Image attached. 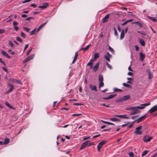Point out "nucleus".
<instances>
[{
  "label": "nucleus",
  "mask_w": 157,
  "mask_h": 157,
  "mask_svg": "<svg viewBox=\"0 0 157 157\" xmlns=\"http://www.w3.org/2000/svg\"><path fill=\"white\" fill-rule=\"evenodd\" d=\"M150 104V102H148L146 103L141 104L140 105L142 106H133V109L132 110V112L131 113L130 115H133L140 113V111L138 109H143L145 108V106H148Z\"/></svg>",
  "instance_id": "f257e3e1"
},
{
  "label": "nucleus",
  "mask_w": 157,
  "mask_h": 157,
  "mask_svg": "<svg viewBox=\"0 0 157 157\" xmlns=\"http://www.w3.org/2000/svg\"><path fill=\"white\" fill-rule=\"evenodd\" d=\"M107 141L106 140H104L99 143L97 146V147L98 152H100V150L103 146L106 144Z\"/></svg>",
  "instance_id": "f03ea898"
},
{
  "label": "nucleus",
  "mask_w": 157,
  "mask_h": 157,
  "mask_svg": "<svg viewBox=\"0 0 157 157\" xmlns=\"http://www.w3.org/2000/svg\"><path fill=\"white\" fill-rule=\"evenodd\" d=\"M142 126H140L137 127L136 129V131L134 132V134L138 135H140L142 134V132L140 130L142 129Z\"/></svg>",
  "instance_id": "7ed1b4c3"
},
{
  "label": "nucleus",
  "mask_w": 157,
  "mask_h": 157,
  "mask_svg": "<svg viewBox=\"0 0 157 157\" xmlns=\"http://www.w3.org/2000/svg\"><path fill=\"white\" fill-rule=\"evenodd\" d=\"M157 111V105L151 107L148 111V113H152Z\"/></svg>",
  "instance_id": "20e7f679"
},
{
  "label": "nucleus",
  "mask_w": 157,
  "mask_h": 157,
  "mask_svg": "<svg viewBox=\"0 0 157 157\" xmlns=\"http://www.w3.org/2000/svg\"><path fill=\"white\" fill-rule=\"evenodd\" d=\"M152 139V138L151 137H150L148 136H144L143 138V141L145 142H149Z\"/></svg>",
  "instance_id": "39448f33"
},
{
  "label": "nucleus",
  "mask_w": 157,
  "mask_h": 157,
  "mask_svg": "<svg viewBox=\"0 0 157 157\" xmlns=\"http://www.w3.org/2000/svg\"><path fill=\"white\" fill-rule=\"evenodd\" d=\"M8 86L11 87V88L8 90L6 93V94H8L11 92L14 88V85L10 83H8Z\"/></svg>",
  "instance_id": "423d86ee"
},
{
  "label": "nucleus",
  "mask_w": 157,
  "mask_h": 157,
  "mask_svg": "<svg viewBox=\"0 0 157 157\" xmlns=\"http://www.w3.org/2000/svg\"><path fill=\"white\" fill-rule=\"evenodd\" d=\"M146 118V116L145 115H144L141 117H140V118H139L138 119L135 120L134 121H133L134 122H136L137 123H139L141 121H143V120H144L145 118Z\"/></svg>",
  "instance_id": "0eeeda50"
},
{
  "label": "nucleus",
  "mask_w": 157,
  "mask_h": 157,
  "mask_svg": "<svg viewBox=\"0 0 157 157\" xmlns=\"http://www.w3.org/2000/svg\"><path fill=\"white\" fill-rule=\"evenodd\" d=\"M89 142V140H87L83 143L82 144L80 148V150H82L84 149L86 147V146L88 144V143Z\"/></svg>",
  "instance_id": "6e6552de"
},
{
  "label": "nucleus",
  "mask_w": 157,
  "mask_h": 157,
  "mask_svg": "<svg viewBox=\"0 0 157 157\" xmlns=\"http://www.w3.org/2000/svg\"><path fill=\"white\" fill-rule=\"evenodd\" d=\"M127 116L126 114L125 115H114V117H118L122 118H124V119H129V118L128 117H126V116Z\"/></svg>",
  "instance_id": "1a4fd4ad"
},
{
  "label": "nucleus",
  "mask_w": 157,
  "mask_h": 157,
  "mask_svg": "<svg viewBox=\"0 0 157 157\" xmlns=\"http://www.w3.org/2000/svg\"><path fill=\"white\" fill-rule=\"evenodd\" d=\"M1 52L2 54L5 57H6L10 59L11 57L10 56H9L8 54H7L6 52L4 50H1Z\"/></svg>",
  "instance_id": "9d476101"
},
{
  "label": "nucleus",
  "mask_w": 157,
  "mask_h": 157,
  "mask_svg": "<svg viewBox=\"0 0 157 157\" xmlns=\"http://www.w3.org/2000/svg\"><path fill=\"white\" fill-rule=\"evenodd\" d=\"M109 14H108L106 16H105L102 20V21L103 23L106 22L109 18Z\"/></svg>",
  "instance_id": "9b49d317"
},
{
  "label": "nucleus",
  "mask_w": 157,
  "mask_h": 157,
  "mask_svg": "<svg viewBox=\"0 0 157 157\" xmlns=\"http://www.w3.org/2000/svg\"><path fill=\"white\" fill-rule=\"evenodd\" d=\"M140 60L141 61H143L145 58V55L143 54L142 52H140Z\"/></svg>",
  "instance_id": "f8f14e48"
},
{
  "label": "nucleus",
  "mask_w": 157,
  "mask_h": 157,
  "mask_svg": "<svg viewBox=\"0 0 157 157\" xmlns=\"http://www.w3.org/2000/svg\"><path fill=\"white\" fill-rule=\"evenodd\" d=\"M99 63H97L94 66V68L93 69V71L94 72H96L97 70L98 69L99 67Z\"/></svg>",
  "instance_id": "ddd939ff"
},
{
  "label": "nucleus",
  "mask_w": 157,
  "mask_h": 157,
  "mask_svg": "<svg viewBox=\"0 0 157 157\" xmlns=\"http://www.w3.org/2000/svg\"><path fill=\"white\" fill-rule=\"evenodd\" d=\"M90 88L92 90H94L95 92H97V87L95 86H94L93 85L90 84Z\"/></svg>",
  "instance_id": "4468645a"
},
{
  "label": "nucleus",
  "mask_w": 157,
  "mask_h": 157,
  "mask_svg": "<svg viewBox=\"0 0 157 157\" xmlns=\"http://www.w3.org/2000/svg\"><path fill=\"white\" fill-rule=\"evenodd\" d=\"M48 3H44L43 4L42 6H38V8H41L42 9H44L45 8L47 7V6H48Z\"/></svg>",
  "instance_id": "2eb2a0df"
},
{
  "label": "nucleus",
  "mask_w": 157,
  "mask_h": 157,
  "mask_svg": "<svg viewBox=\"0 0 157 157\" xmlns=\"http://www.w3.org/2000/svg\"><path fill=\"white\" fill-rule=\"evenodd\" d=\"M78 52H77L75 53L74 59L73 60V61L72 63H74L76 61V59H77L78 57Z\"/></svg>",
  "instance_id": "dca6fc26"
},
{
  "label": "nucleus",
  "mask_w": 157,
  "mask_h": 157,
  "mask_svg": "<svg viewBox=\"0 0 157 157\" xmlns=\"http://www.w3.org/2000/svg\"><path fill=\"white\" fill-rule=\"evenodd\" d=\"M10 81L13 82H15L19 84H21L22 83L20 81L17 80L16 79L14 78H10Z\"/></svg>",
  "instance_id": "f3484780"
},
{
  "label": "nucleus",
  "mask_w": 157,
  "mask_h": 157,
  "mask_svg": "<svg viewBox=\"0 0 157 157\" xmlns=\"http://www.w3.org/2000/svg\"><path fill=\"white\" fill-rule=\"evenodd\" d=\"M116 95V94H115V95H113V94L110 95H109L108 97H104V98H103L104 99H106V100L109 99H110L113 98V97H114Z\"/></svg>",
  "instance_id": "a211bd4d"
},
{
  "label": "nucleus",
  "mask_w": 157,
  "mask_h": 157,
  "mask_svg": "<svg viewBox=\"0 0 157 157\" xmlns=\"http://www.w3.org/2000/svg\"><path fill=\"white\" fill-rule=\"evenodd\" d=\"M47 22L48 21H46L44 23L41 24L38 28L37 30V32L39 31L47 23Z\"/></svg>",
  "instance_id": "6ab92c4d"
},
{
  "label": "nucleus",
  "mask_w": 157,
  "mask_h": 157,
  "mask_svg": "<svg viewBox=\"0 0 157 157\" xmlns=\"http://www.w3.org/2000/svg\"><path fill=\"white\" fill-rule=\"evenodd\" d=\"M131 98V96L129 95H127L124 96L123 97V101H126L128 100Z\"/></svg>",
  "instance_id": "aec40b11"
},
{
  "label": "nucleus",
  "mask_w": 157,
  "mask_h": 157,
  "mask_svg": "<svg viewBox=\"0 0 157 157\" xmlns=\"http://www.w3.org/2000/svg\"><path fill=\"white\" fill-rule=\"evenodd\" d=\"M124 29H122L121 31V35L120 36V39L121 40L124 37Z\"/></svg>",
  "instance_id": "412c9836"
},
{
  "label": "nucleus",
  "mask_w": 157,
  "mask_h": 157,
  "mask_svg": "<svg viewBox=\"0 0 157 157\" xmlns=\"http://www.w3.org/2000/svg\"><path fill=\"white\" fill-rule=\"evenodd\" d=\"M90 46H91V44H90L85 48H81L80 49V50H83L85 51H87L89 49V48L90 47Z\"/></svg>",
  "instance_id": "4be33fe9"
},
{
  "label": "nucleus",
  "mask_w": 157,
  "mask_h": 157,
  "mask_svg": "<svg viewBox=\"0 0 157 157\" xmlns=\"http://www.w3.org/2000/svg\"><path fill=\"white\" fill-rule=\"evenodd\" d=\"M133 20V19H130L129 20H128L125 21L123 23H122L121 24V25L122 26H124L127 24V23L128 22H130L132 21Z\"/></svg>",
  "instance_id": "5701e85b"
},
{
  "label": "nucleus",
  "mask_w": 157,
  "mask_h": 157,
  "mask_svg": "<svg viewBox=\"0 0 157 157\" xmlns=\"http://www.w3.org/2000/svg\"><path fill=\"white\" fill-rule=\"evenodd\" d=\"M139 42L141 44L142 46H144L145 45V43L144 41L142 39H140L139 40Z\"/></svg>",
  "instance_id": "b1692460"
},
{
  "label": "nucleus",
  "mask_w": 157,
  "mask_h": 157,
  "mask_svg": "<svg viewBox=\"0 0 157 157\" xmlns=\"http://www.w3.org/2000/svg\"><path fill=\"white\" fill-rule=\"evenodd\" d=\"M99 54L98 53H95L94 55L93 60H94V61H95L96 59H97V58H99Z\"/></svg>",
  "instance_id": "393cba45"
},
{
  "label": "nucleus",
  "mask_w": 157,
  "mask_h": 157,
  "mask_svg": "<svg viewBox=\"0 0 157 157\" xmlns=\"http://www.w3.org/2000/svg\"><path fill=\"white\" fill-rule=\"evenodd\" d=\"M110 120L112 121H116L120 122V120L118 118H110Z\"/></svg>",
  "instance_id": "a878e982"
},
{
  "label": "nucleus",
  "mask_w": 157,
  "mask_h": 157,
  "mask_svg": "<svg viewBox=\"0 0 157 157\" xmlns=\"http://www.w3.org/2000/svg\"><path fill=\"white\" fill-rule=\"evenodd\" d=\"M148 18L149 19H150V20H151V21H154V22H156V21H157V20L156 18H155L151 17L149 16H148Z\"/></svg>",
  "instance_id": "bb28decb"
},
{
  "label": "nucleus",
  "mask_w": 157,
  "mask_h": 157,
  "mask_svg": "<svg viewBox=\"0 0 157 157\" xmlns=\"http://www.w3.org/2000/svg\"><path fill=\"white\" fill-rule=\"evenodd\" d=\"M10 142V140L9 138H7L4 141V144H6L9 143Z\"/></svg>",
  "instance_id": "cd10ccee"
},
{
  "label": "nucleus",
  "mask_w": 157,
  "mask_h": 157,
  "mask_svg": "<svg viewBox=\"0 0 157 157\" xmlns=\"http://www.w3.org/2000/svg\"><path fill=\"white\" fill-rule=\"evenodd\" d=\"M94 61V60H93V59L90 60V62H88L87 64V66H90L92 65L93 64V62Z\"/></svg>",
  "instance_id": "c85d7f7f"
},
{
  "label": "nucleus",
  "mask_w": 157,
  "mask_h": 157,
  "mask_svg": "<svg viewBox=\"0 0 157 157\" xmlns=\"http://www.w3.org/2000/svg\"><path fill=\"white\" fill-rule=\"evenodd\" d=\"M103 78L102 75H100L99 76V82L103 81Z\"/></svg>",
  "instance_id": "c756f323"
},
{
  "label": "nucleus",
  "mask_w": 157,
  "mask_h": 157,
  "mask_svg": "<svg viewBox=\"0 0 157 157\" xmlns=\"http://www.w3.org/2000/svg\"><path fill=\"white\" fill-rule=\"evenodd\" d=\"M123 85L125 87H128L129 88H132V86L131 85H130L129 84H127L125 83H123Z\"/></svg>",
  "instance_id": "7c9ffc66"
},
{
  "label": "nucleus",
  "mask_w": 157,
  "mask_h": 157,
  "mask_svg": "<svg viewBox=\"0 0 157 157\" xmlns=\"http://www.w3.org/2000/svg\"><path fill=\"white\" fill-rule=\"evenodd\" d=\"M123 101V98H120L118 99H117V100H116L115 102H121Z\"/></svg>",
  "instance_id": "2f4dec72"
},
{
  "label": "nucleus",
  "mask_w": 157,
  "mask_h": 157,
  "mask_svg": "<svg viewBox=\"0 0 157 157\" xmlns=\"http://www.w3.org/2000/svg\"><path fill=\"white\" fill-rule=\"evenodd\" d=\"M101 121L102 122H104V123H106V124H109L112 125H115V124L113 123H111V122H108V121H102V120H101Z\"/></svg>",
  "instance_id": "473e14b6"
},
{
  "label": "nucleus",
  "mask_w": 157,
  "mask_h": 157,
  "mask_svg": "<svg viewBox=\"0 0 157 157\" xmlns=\"http://www.w3.org/2000/svg\"><path fill=\"white\" fill-rule=\"evenodd\" d=\"M148 151L147 150H144L142 154V157H143L145 155L148 153Z\"/></svg>",
  "instance_id": "72a5a7b5"
},
{
  "label": "nucleus",
  "mask_w": 157,
  "mask_h": 157,
  "mask_svg": "<svg viewBox=\"0 0 157 157\" xmlns=\"http://www.w3.org/2000/svg\"><path fill=\"white\" fill-rule=\"evenodd\" d=\"M16 39L17 41L20 42H22V40L19 36H17L16 37Z\"/></svg>",
  "instance_id": "f704fd0d"
},
{
  "label": "nucleus",
  "mask_w": 157,
  "mask_h": 157,
  "mask_svg": "<svg viewBox=\"0 0 157 157\" xmlns=\"http://www.w3.org/2000/svg\"><path fill=\"white\" fill-rule=\"evenodd\" d=\"M5 104L10 109L12 108L13 107L11 106L8 102H6Z\"/></svg>",
  "instance_id": "c9c22d12"
},
{
  "label": "nucleus",
  "mask_w": 157,
  "mask_h": 157,
  "mask_svg": "<svg viewBox=\"0 0 157 157\" xmlns=\"http://www.w3.org/2000/svg\"><path fill=\"white\" fill-rule=\"evenodd\" d=\"M135 23L137 24V26L140 28L142 27V24L138 22H135Z\"/></svg>",
  "instance_id": "e433bc0d"
},
{
  "label": "nucleus",
  "mask_w": 157,
  "mask_h": 157,
  "mask_svg": "<svg viewBox=\"0 0 157 157\" xmlns=\"http://www.w3.org/2000/svg\"><path fill=\"white\" fill-rule=\"evenodd\" d=\"M104 84L103 82V81L100 82V83H99V88H100L101 87L103 86H104Z\"/></svg>",
  "instance_id": "4c0bfd02"
},
{
  "label": "nucleus",
  "mask_w": 157,
  "mask_h": 157,
  "mask_svg": "<svg viewBox=\"0 0 157 157\" xmlns=\"http://www.w3.org/2000/svg\"><path fill=\"white\" fill-rule=\"evenodd\" d=\"M106 63L107 67L109 68L110 69H111L112 68V67L110 65H109V64L107 62H106Z\"/></svg>",
  "instance_id": "58836bf2"
},
{
  "label": "nucleus",
  "mask_w": 157,
  "mask_h": 157,
  "mask_svg": "<svg viewBox=\"0 0 157 157\" xmlns=\"http://www.w3.org/2000/svg\"><path fill=\"white\" fill-rule=\"evenodd\" d=\"M34 56V55H30V56H28V58L30 60L33 59Z\"/></svg>",
  "instance_id": "ea45409f"
},
{
  "label": "nucleus",
  "mask_w": 157,
  "mask_h": 157,
  "mask_svg": "<svg viewBox=\"0 0 157 157\" xmlns=\"http://www.w3.org/2000/svg\"><path fill=\"white\" fill-rule=\"evenodd\" d=\"M105 58L109 62L110 61V59H109V57L107 55H105L104 56Z\"/></svg>",
  "instance_id": "a19ab883"
},
{
  "label": "nucleus",
  "mask_w": 157,
  "mask_h": 157,
  "mask_svg": "<svg viewBox=\"0 0 157 157\" xmlns=\"http://www.w3.org/2000/svg\"><path fill=\"white\" fill-rule=\"evenodd\" d=\"M108 48L109 50L111 52L113 53L114 52V51L113 49L111 47L109 46Z\"/></svg>",
  "instance_id": "79ce46f5"
},
{
  "label": "nucleus",
  "mask_w": 157,
  "mask_h": 157,
  "mask_svg": "<svg viewBox=\"0 0 157 157\" xmlns=\"http://www.w3.org/2000/svg\"><path fill=\"white\" fill-rule=\"evenodd\" d=\"M114 34H115V36H117L118 34V33L117 32L116 28H114Z\"/></svg>",
  "instance_id": "37998d69"
},
{
  "label": "nucleus",
  "mask_w": 157,
  "mask_h": 157,
  "mask_svg": "<svg viewBox=\"0 0 157 157\" xmlns=\"http://www.w3.org/2000/svg\"><path fill=\"white\" fill-rule=\"evenodd\" d=\"M36 29H35L30 32V35H33L36 32Z\"/></svg>",
  "instance_id": "c03bdc74"
},
{
  "label": "nucleus",
  "mask_w": 157,
  "mask_h": 157,
  "mask_svg": "<svg viewBox=\"0 0 157 157\" xmlns=\"http://www.w3.org/2000/svg\"><path fill=\"white\" fill-rule=\"evenodd\" d=\"M23 29L26 31L27 32H29L30 31V29L29 28L25 27H23Z\"/></svg>",
  "instance_id": "a18cd8bd"
},
{
  "label": "nucleus",
  "mask_w": 157,
  "mask_h": 157,
  "mask_svg": "<svg viewBox=\"0 0 157 157\" xmlns=\"http://www.w3.org/2000/svg\"><path fill=\"white\" fill-rule=\"evenodd\" d=\"M21 37H24V38H25L26 37L24 33L23 32H21Z\"/></svg>",
  "instance_id": "49530a36"
},
{
  "label": "nucleus",
  "mask_w": 157,
  "mask_h": 157,
  "mask_svg": "<svg viewBox=\"0 0 157 157\" xmlns=\"http://www.w3.org/2000/svg\"><path fill=\"white\" fill-rule=\"evenodd\" d=\"M114 91L115 92L121 91L122 90L120 89H117V88H114Z\"/></svg>",
  "instance_id": "de8ad7c7"
},
{
  "label": "nucleus",
  "mask_w": 157,
  "mask_h": 157,
  "mask_svg": "<svg viewBox=\"0 0 157 157\" xmlns=\"http://www.w3.org/2000/svg\"><path fill=\"white\" fill-rule=\"evenodd\" d=\"M128 154L131 157H133L134 156V154L132 152H129Z\"/></svg>",
  "instance_id": "09e8293b"
},
{
  "label": "nucleus",
  "mask_w": 157,
  "mask_h": 157,
  "mask_svg": "<svg viewBox=\"0 0 157 157\" xmlns=\"http://www.w3.org/2000/svg\"><path fill=\"white\" fill-rule=\"evenodd\" d=\"M29 59L27 57V58H26L25 59L24 61L23 62L25 63H26L28 62L29 61Z\"/></svg>",
  "instance_id": "8fccbe9b"
},
{
  "label": "nucleus",
  "mask_w": 157,
  "mask_h": 157,
  "mask_svg": "<svg viewBox=\"0 0 157 157\" xmlns=\"http://www.w3.org/2000/svg\"><path fill=\"white\" fill-rule=\"evenodd\" d=\"M90 138V136H87V137H84L83 138V139L84 140H86L87 139H89Z\"/></svg>",
  "instance_id": "3c124183"
},
{
  "label": "nucleus",
  "mask_w": 157,
  "mask_h": 157,
  "mask_svg": "<svg viewBox=\"0 0 157 157\" xmlns=\"http://www.w3.org/2000/svg\"><path fill=\"white\" fill-rule=\"evenodd\" d=\"M73 105H82V104L80 103H75Z\"/></svg>",
  "instance_id": "603ef678"
},
{
  "label": "nucleus",
  "mask_w": 157,
  "mask_h": 157,
  "mask_svg": "<svg viewBox=\"0 0 157 157\" xmlns=\"http://www.w3.org/2000/svg\"><path fill=\"white\" fill-rule=\"evenodd\" d=\"M81 115V114H74L72 115V117H75V116H78Z\"/></svg>",
  "instance_id": "864d4df0"
},
{
  "label": "nucleus",
  "mask_w": 157,
  "mask_h": 157,
  "mask_svg": "<svg viewBox=\"0 0 157 157\" xmlns=\"http://www.w3.org/2000/svg\"><path fill=\"white\" fill-rule=\"evenodd\" d=\"M33 17H29L28 18L25 19L26 21H30L31 19H33Z\"/></svg>",
  "instance_id": "5fc2aeb1"
},
{
  "label": "nucleus",
  "mask_w": 157,
  "mask_h": 157,
  "mask_svg": "<svg viewBox=\"0 0 157 157\" xmlns=\"http://www.w3.org/2000/svg\"><path fill=\"white\" fill-rule=\"evenodd\" d=\"M5 31L4 29H0V34L3 33Z\"/></svg>",
  "instance_id": "6e6d98bb"
},
{
  "label": "nucleus",
  "mask_w": 157,
  "mask_h": 157,
  "mask_svg": "<svg viewBox=\"0 0 157 157\" xmlns=\"http://www.w3.org/2000/svg\"><path fill=\"white\" fill-rule=\"evenodd\" d=\"M14 29L16 31H18L19 30V28L17 26H14L13 27Z\"/></svg>",
  "instance_id": "4d7b16f0"
},
{
  "label": "nucleus",
  "mask_w": 157,
  "mask_h": 157,
  "mask_svg": "<svg viewBox=\"0 0 157 157\" xmlns=\"http://www.w3.org/2000/svg\"><path fill=\"white\" fill-rule=\"evenodd\" d=\"M9 43L11 47H12L14 46V44L11 41H9Z\"/></svg>",
  "instance_id": "13d9d810"
},
{
  "label": "nucleus",
  "mask_w": 157,
  "mask_h": 157,
  "mask_svg": "<svg viewBox=\"0 0 157 157\" xmlns=\"http://www.w3.org/2000/svg\"><path fill=\"white\" fill-rule=\"evenodd\" d=\"M110 129V128H109L108 129H104L103 130V131L109 132Z\"/></svg>",
  "instance_id": "bf43d9fd"
},
{
  "label": "nucleus",
  "mask_w": 157,
  "mask_h": 157,
  "mask_svg": "<svg viewBox=\"0 0 157 157\" xmlns=\"http://www.w3.org/2000/svg\"><path fill=\"white\" fill-rule=\"evenodd\" d=\"M102 105L103 106H106L107 107H109V105H106L105 103H103L102 104Z\"/></svg>",
  "instance_id": "052dcab7"
},
{
  "label": "nucleus",
  "mask_w": 157,
  "mask_h": 157,
  "mask_svg": "<svg viewBox=\"0 0 157 157\" xmlns=\"http://www.w3.org/2000/svg\"><path fill=\"white\" fill-rule=\"evenodd\" d=\"M0 62L1 63L3 64L4 65H6L5 62L2 60V59L0 58Z\"/></svg>",
  "instance_id": "680f3d73"
},
{
  "label": "nucleus",
  "mask_w": 157,
  "mask_h": 157,
  "mask_svg": "<svg viewBox=\"0 0 157 157\" xmlns=\"http://www.w3.org/2000/svg\"><path fill=\"white\" fill-rule=\"evenodd\" d=\"M133 106H132L126 109V110H132L133 109Z\"/></svg>",
  "instance_id": "e2e57ef3"
},
{
  "label": "nucleus",
  "mask_w": 157,
  "mask_h": 157,
  "mask_svg": "<svg viewBox=\"0 0 157 157\" xmlns=\"http://www.w3.org/2000/svg\"><path fill=\"white\" fill-rule=\"evenodd\" d=\"M18 25L17 22L15 21H14L13 23V25H14V26H16V25Z\"/></svg>",
  "instance_id": "0e129e2a"
},
{
  "label": "nucleus",
  "mask_w": 157,
  "mask_h": 157,
  "mask_svg": "<svg viewBox=\"0 0 157 157\" xmlns=\"http://www.w3.org/2000/svg\"><path fill=\"white\" fill-rule=\"evenodd\" d=\"M29 47V45L28 44H27L25 45V47L24 48V51H23V52L25 51V50L27 48H28Z\"/></svg>",
  "instance_id": "69168bd1"
},
{
  "label": "nucleus",
  "mask_w": 157,
  "mask_h": 157,
  "mask_svg": "<svg viewBox=\"0 0 157 157\" xmlns=\"http://www.w3.org/2000/svg\"><path fill=\"white\" fill-rule=\"evenodd\" d=\"M135 48L136 51H138L139 50V47L137 45H135Z\"/></svg>",
  "instance_id": "338daca9"
},
{
  "label": "nucleus",
  "mask_w": 157,
  "mask_h": 157,
  "mask_svg": "<svg viewBox=\"0 0 157 157\" xmlns=\"http://www.w3.org/2000/svg\"><path fill=\"white\" fill-rule=\"evenodd\" d=\"M30 6L35 8L36 6V5L35 4H32L30 5Z\"/></svg>",
  "instance_id": "774afa93"
}]
</instances>
